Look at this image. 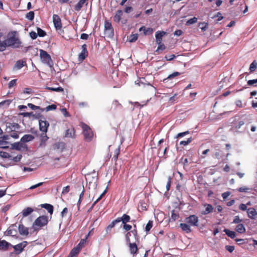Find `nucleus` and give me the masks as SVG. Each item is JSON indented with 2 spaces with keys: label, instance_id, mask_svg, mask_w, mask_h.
<instances>
[{
  "label": "nucleus",
  "instance_id": "1",
  "mask_svg": "<svg viewBox=\"0 0 257 257\" xmlns=\"http://www.w3.org/2000/svg\"><path fill=\"white\" fill-rule=\"evenodd\" d=\"M6 40L8 47L14 48H19L22 44L16 31L9 33L8 38Z\"/></svg>",
  "mask_w": 257,
  "mask_h": 257
},
{
  "label": "nucleus",
  "instance_id": "2",
  "mask_svg": "<svg viewBox=\"0 0 257 257\" xmlns=\"http://www.w3.org/2000/svg\"><path fill=\"white\" fill-rule=\"evenodd\" d=\"M49 222V217L46 215L38 217L33 224V228L34 231H38L47 225Z\"/></svg>",
  "mask_w": 257,
  "mask_h": 257
},
{
  "label": "nucleus",
  "instance_id": "3",
  "mask_svg": "<svg viewBox=\"0 0 257 257\" xmlns=\"http://www.w3.org/2000/svg\"><path fill=\"white\" fill-rule=\"evenodd\" d=\"M40 57L42 62L52 67L53 62L50 55L45 50H40Z\"/></svg>",
  "mask_w": 257,
  "mask_h": 257
},
{
  "label": "nucleus",
  "instance_id": "4",
  "mask_svg": "<svg viewBox=\"0 0 257 257\" xmlns=\"http://www.w3.org/2000/svg\"><path fill=\"white\" fill-rule=\"evenodd\" d=\"M83 134L85 139L87 141H90L93 137V134L89 126L85 124L82 125Z\"/></svg>",
  "mask_w": 257,
  "mask_h": 257
},
{
  "label": "nucleus",
  "instance_id": "5",
  "mask_svg": "<svg viewBox=\"0 0 257 257\" xmlns=\"http://www.w3.org/2000/svg\"><path fill=\"white\" fill-rule=\"evenodd\" d=\"M28 244V242L26 241H22V242L15 245L11 246L14 249V253L16 254H20L23 250L24 248Z\"/></svg>",
  "mask_w": 257,
  "mask_h": 257
},
{
  "label": "nucleus",
  "instance_id": "6",
  "mask_svg": "<svg viewBox=\"0 0 257 257\" xmlns=\"http://www.w3.org/2000/svg\"><path fill=\"white\" fill-rule=\"evenodd\" d=\"M186 221L190 226H198V217L195 215H191L186 218Z\"/></svg>",
  "mask_w": 257,
  "mask_h": 257
},
{
  "label": "nucleus",
  "instance_id": "7",
  "mask_svg": "<svg viewBox=\"0 0 257 257\" xmlns=\"http://www.w3.org/2000/svg\"><path fill=\"white\" fill-rule=\"evenodd\" d=\"M133 235L136 241H139V237L138 235L137 230L136 229H133L130 231H128L125 234V237L126 242H130L131 241L130 237Z\"/></svg>",
  "mask_w": 257,
  "mask_h": 257
},
{
  "label": "nucleus",
  "instance_id": "8",
  "mask_svg": "<svg viewBox=\"0 0 257 257\" xmlns=\"http://www.w3.org/2000/svg\"><path fill=\"white\" fill-rule=\"evenodd\" d=\"M53 22L54 27L56 30H61L62 28V23L60 18L57 15L54 14L53 16Z\"/></svg>",
  "mask_w": 257,
  "mask_h": 257
},
{
  "label": "nucleus",
  "instance_id": "9",
  "mask_svg": "<svg viewBox=\"0 0 257 257\" xmlns=\"http://www.w3.org/2000/svg\"><path fill=\"white\" fill-rule=\"evenodd\" d=\"M39 129L42 133H47L48 128L49 126V123L46 120H39Z\"/></svg>",
  "mask_w": 257,
  "mask_h": 257
},
{
  "label": "nucleus",
  "instance_id": "10",
  "mask_svg": "<svg viewBox=\"0 0 257 257\" xmlns=\"http://www.w3.org/2000/svg\"><path fill=\"white\" fill-rule=\"evenodd\" d=\"M166 32L163 31H158L155 34L156 42L157 44L162 43L163 37L165 35Z\"/></svg>",
  "mask_w": 257,
  "mask_h": 257
},
{
  "label": "nucleus",
  "instance_id": "11",
  "mask_svg": "<svg viewBox=\"0 0 257 257\" xmlns=\"http://www.w3.org/2000/svg\"><path fill=\"white\" fill-rule=\"evenodd\" d=\"M127 243L128 244L131 253L133 254L134 256L136 255L138 251V248L136 243L135 242L132 243L131 241L130 242H127Z\"/></svg>",
  "mask_w": 257,
  "mask_h": 257
},
{
  "label": "nucleus",
  "instance_id": "12",
  "mask_svg": "<svg viewBox=\"0 0 257 257\" xmlns=\"http://www.w3.org/2000/svg\"><path fill=\"white\" fill-rule=\"evenodd\" d=\"M20 128V126L18 123H9L7 126L6 131L7 133H11L13 132H16Z\"/></svg>",
  "mask_w": 257,
  "mask_h": 257
},
{
  "label": "nucleus",
  "instance_id": "13",
  "mask_svg": "<svg viewBox=\"0 0 257 257\" xmlns=\"http://www.w3.org/2000/svg\"><path fill=\"white\" fill-rule=\"evenodd\" d=\"M82 51L79 55V58L81 60H83L88 56V51L87 50V45L84 44L82 46Z\"/></svg>",
  "mask_w": 257,
  "mask_h": 257
},
{
  "label": "nucleus",
  "instance_id": "14",
  "mask_svg": "<svg viewBox=\"0 0 257 257\" xmlns=\"http://www.w3.org/2000/svg\"><path fill=\"white\" fill-rule=\"evenodd\" d=\"M16 228L17 225L16 224H13L10 226L6 231L7 235H11L13 236H16L17 234Z\"/></svg>",
  "mask_w": 257,
  "mask_h": 257
},
{
  "label": "nucleus",
  "instance_id": "15",
  "mask_svg": "<svg viewBox=\"0 0 257 257\" xmlns=\"http://www.w3.org/2000/svg\"><path fill=\"white\" fill-rule=\"evenodd\" d=\"M11 246H12V244L10 243L5 240H1L0 239V250H7Z\"/></svg>",
  "mask_w": 257,
  "mask_h": 257
},
{
  "label": "nucleus",
  "instance_id": "16",
  "mask_svg": "<svg viewBox=\"0 0 257 257\" xmlns=\"http://www.w3.org/2000/svg\"><path fill=\"white\" fill-rule=\"evenodd\" d=\"M247 213L248 217L252 219H254L255 216L257 215V211L254 208L252 207L247 209Z\"/></svg>",
  "mask_w": 257,
  "mask_h": 257
},
{
  "label": "nucleus",
  "instance_id": "17",
  "mask_svg": "<svg viewBox=\"0 0 257 257\" xmlns=\"http://www.w3.org/2000/svg\"><path fill=\"white\" fill-rule=\"evenodd\" d=\"M21 115H23L24 117H31L32 116L34 118H35V119L39 118L40 116H41L40 113H34L33 112H23L21 113Z\"/></svg>",
  "mask_w": 257,
  "mask_h": 257
},
{
  "label": "nucleus",
  "instance_id": "18",
  "mask_svg": "<svg viewBox=\"0 0 257 257\" xmlns=\"http://www.w3.org/2000/svg\"><path fill=\"white\" fill-rule=\"evenodd\" d=\"M18 228L21 235H27L29 234L28 228L25 227L23 224H20Z\"/></svg>",
  "mask_w": 257,
  "mask_h": 257
},
{
  "label": "nucleus",
  "instance_id": "19",
  "mask_svg": "<svg viewBox=\"0 0 257 257\" xmlns=\"http://www.w3.org/2000/svg\"><path fill=\"white\" fill-rule=\"evenodd\" d=\"M26 148V146L21 142H16L12 145V148L18 151H21Z\"/></svg>",
  "mask_w": 257,
  "mask_h": 257
},
{
  "label": "nucleus",
  "instance_id": "20",
  "mask_svg": "<svg viewBox=\"0 0 257 257\" xmlns=\"http://www.w3.org/2000/svg\"><path fill=\"white\" fill-rule=\"evenodd\" d=\"M204 206L205 207V210L201 212L202 215H207L213 211V207L211 204H204Z\"/></svg>",
  "mask_w": 257,
  "mask_h": 257
},
{
  "label": "nucleus",
  "instance_id": "21",
  "mask_svg": "<svg viewBox=\"0 0 257 257\" xmlns=\"http://www.w3.org/2000/svg\"><path fill=\"white\" fill-rule=\"evenodd\" d=\"M181 229L186 233H190L191 232L190 225L188 223H181L180 224Z\"/></svg>",
  "mask_w": 257,
  "mask_h": 257
},
{
  "label": "nucleus",
  "instance_id": "22",
  "mask_svg": "<svg viewBox=\"0 0 257 257\" xmlns=\"http://www.w3.org/2000/svg\"><path fill=\"white\" fill-rule=\"evenodd\" d=\"M26 65V61L18 60L16 62L14 65V68L15 69L19 70Z\"/></svg>",
  "mask_w": 257,
  "mask_h": 257
},
{
  "label": "nucleus",
  "instance_id": "23",
  "mask_svg": "<svg viewBox=\"0 0 257 257\" xmlns=\"http://www.w3.org/2000/svg\"><path fill=\"white\" fill-rule=\"evenodd\" d=\"M34 139V137L32 135H25L21 139V142L22 143H27L33 141Z\"/></svg>",
  "mask_w": 257,
  "mask_h": 257
},
{
  "label": "nucleus",
  "instance_id": "24",
  "mask_svg": "<svg viewBox=\"0 0 257 257\" xmlns=\"http://www.w3.org/2000/svg\"><path fill=\"white\" fill-rule=\"evenodd\" d=\"M118 219L119 222H122V224L124 223H127V222H128L130 221L131 217L129 215L124 214L121 217H118L117 218Z\"/></svg>",
  "mask_w": 257,
  "mask_h": 257
},
{
  "label": "nucleus",
  "instance_id": "25",
  "mask_svg": "<svg viewBox=\"0 0 257 257\" xmlns=\"http://www.w3.org/2000/svg\"><path fill=\"white\" fill-rule=\"evenodd\" d=\"M41 207L44 208L47 210L48 212L52 215L53 212L54 207L53 206L50 204L45 203L41 205Z\"/></svg>",
  "mask_w": 257,
  "mask_h": 257
},
{
  "label": "nucleus",
  "instance_id": "26",
  "mask_svg": "<svg viewBox=\"0 0 257 257\" xmlns=\"http://www.w3.org/2000/svg\"><path fill=\"white\" fill-rule=\"evenodd\" d=\"M87 1L88 0H80L79 2L75 6V10L76 11H79L85 3H86V5H87Z\"/></svg>",
  "mask_w": 257,
  "mask_h": 257
},
{
  "label": "nucleus",
  "instance_id": "27",
  "mask_svg": "<svg viewBox=\"0 0 257 257\" xmlns=\"http://www.w3.org/2000/svg\"><path fill=\"white\" fill-rule=\"evenodd\" d=\"M75 136V131L74 128L67 129L65 131V137L66 138H74Z\"/></svg>",
  "mask_w": 257,
  "mask_h": 257
},
{
  "label": "nucleus",
  "instance_id": "28",
  "mask_svg": "<svg viewBox=\"0 0 257 257\" xmlns=\"http://www.w3.org/2000/svg\"><path fill=\"white\" fill-rule=\"evenodd\" d=\"M80 250V247L78 246H76L72 249L70 251L69 254L67 257H75L79 252Z\"/></svg>",
  "mask_w": 257,
  "mask_h": 257
},
{
  "label": "nucleus",
  "instance_id": "29",
  "mask_svg": "<svg viewBox=\"0 0 257 257\" xmlns=\"http://www.w3.org/2000/svg\"><path fill=\"white\" fill-rule=\"evenodd\" d=\"M34 211V209L31 207H27L24 209L22 212V215L24 217H25Z\"/></svg>",
  "mask_w": 257,
  "mask_h": 257
},
{
  "label": "nucleus",
  "instance_id": "30",
  "mask_svg": "<svg viewBox=\"0 0 257 257\" xmlns=\"http://www.w3.org/2000/svg\"><path fill=\"white\" fill-rule=\"evenodd\" d=\"M122 10H117L115 16L113 17L114 21L116 22H119L121 20L122 15Z\"/></svg>",
  "mask_w": 257,
  "mask_h": 257
},
{
  "label": "nucleus",
  "instance_id": "31",
  "mask_svg": "<svg viewBox=\"0 0 257 257\" xmlns=\"http://www.w3.org/2000/svg\"><path fill=\"white\" fill-rule=\"evenodd\" d=\"M41 143L40 146H45L46 142L48 140L49 138L47 137L46 133H42L40 136Z\"/></svg>",
  "mask_w": 257,
  "mask_h": 257
},
{
  "label": "nucleus",
  "instance_id": "32",
  "mask_svg": "<svg viewBox=\"0 0 257 257\" xmlns=\"http://www.w3.org/2000/svg\"><path fill=\"white\" fill-rule=\"evenodd\" d=\"M118 219L116 218V219L113 220L106 227V231L108 232L111 230V229L114 227V226L118 223H119Z\"/></svg>",
  "mask_w": 257,
  "mask_h": 257
},
{
  "label": "nucleus",
  "instance_id": "33",
  "mask_svg": "<svg viewBox=\"0 0 257 257\" xmlns=\"http://www.w3.org/2000/svg\"><path fill=\"white\" fill-rule=\"evenodd\" d=\"M235 230L238 233H243L245 232L246 229L244 225L243 224L240 223L236 226Z\"/></svg>",
  "mask_w": 257,
  "mask_h": 257
},
{
  "label": "nucleus",
  "instance_id": "34",
  "mask_svg": "<svg viewBox=\"0 0 257 257\" xmlns=\"http://www.w3.org/2000/svg\"><path fill=\"white\" fill-rule=\"evenodd\" d=\"M224 232L231 238H234L236 236V233L233 231H231L228 229H224Z\"/></svg>",
  "mask_w": 257,
  "mask_h": 257
},
{
  "label": "nucleus",
  "instance_id": "35",
  "mask_svg": "<svg viewBox=\"0 0 257 257\" xmlns=\"http://www.w3.org/2000/svg\"><path fill=\"white\" fill-rule=\"evenodd\" d=\"M180 75V73L179 72H173V73L170 74L168 76L167 78L164 79L163 80V81H164V82H166L168 80L173 79V78H175V77L179 76Z\"/></svg>",
  "mask_w": 257,
  "mask_h": 257
},
{
  "label": "nucleus",
  "instance_id": "36",
  "mask_svg": "<svg viewBox=\"0 0 257 257\" xmlns=\"http://www.w3.org/2000/svg\"><path fill=\"white\" fill-rule=\"evenodd\" d=\"M179 217V214L178 213L176 212L175 210H173L171 211V217L170 218V221H174L176 219H177Z\"/></svg>",
  "mask_w": 257,
  "mask_h": 257
},
{
  "label": "nucleus",
  "instance_id": "37",
  "mask_svg": "<svg viewBox=\"0 0 257 257\" xmlns=\"http://www.w3.org/2000/svg\"><path fill=\"white\" fill-rule=\"evenodd\" d=\"M46 89L49 90L56 91V92H63L64 91V89L62 87H58L56 88H54V87L47 86L46 87Z\"/></svg>",
  "mask_w": 257,
  "mask_h": 257
},
{
  "label": "nucleus",
  "instance_id": "38",
  "mask_svg": "<svg viewBox=\"0 0 257 257\" xmlns=\"http://www.w3.org/2000/svg\"><path fill=\"white\" fill-rule=\"evenodd\" d=\"M104 34L108 38H112L114 35L113 29H110V30L104 31Z\"/></svg>",
  "mask_w": 257,
  "mask_h": 257
},
{
  "label": "nucleus",
  "instance_id": "39",
  "mask_svg": "<svg viewBox=\"0 0 257 257\" xmlns=\"http://www.w3.org/2000/svg\"><path fill=\"white\" fill-rule=\"evenodd\" d=\"M7 47H8V45L6 40L2 42L0 41V51H4Z\"/></svg>",
  "mask_w": 257,
  "mask_h": 257
},
{
  "label": "nucleus",
  "instance_id": "40",
  "mask_svg": "<svg viewBox=\"0 0 257 257\" xmlns=\"http://www.w3.org/2000/svg\"><path fill=\"white\" fill-rule=\"evenodd\" d=\"M208 24L206 22H201L199 24V27L202 31H205L208 28Z\"/></svg>",
  "mask_w": 257,
  "mask_h": 257
},
{
  "label": "nucleus",
  "instance_id": "41",
  "mask_svg": "<svg viewBox=\"0 0 257 257\" xmlns=\"http://www.w3.org/2000/svg\"><path fill=\"white\" fill-rule=\"evenodd\" d=\"M244 124V121L243 120H240L235 123L233 128L235 130L239 129L242 125Z\"/></svg>",
  "mask_w": 257,
  "mask_h": 257
},
{
  "label": "nucleus",
  "instance_id": "42",
  "mask_svg": "<svg viewBox=\"0 0 257 257\" xmlns=\"http://www.w3.org/2000/svg\"><path fill=\"white\" fill-rule=\"evenodd\" d=\"M35 14L33 11H30L26 15V18L30 21H32L34 19Z\"/></svg>",
  "mask_w": 257,
  "mask_h": 257
},
{
  "label": "nucleus",
  "instance_id": "43",
  "mask_svg": "<svg viewBox=\"0 0 257 257\" xmlns=\"http://www.w3.org/2000/svg\"><path fill=\"white\" fill-rule=\"evenodd\" d=\"M37 35L39 37H43L46 35V33L45 32V31L41 29L40 28L37 27Z\"/></svg>",
  "mask_w": 257,
  "mask_h": 257
},
{
  "label": "nucleus",
  "instance_id": "44",
  "mask_svg": "<svg viewBox=\"0 0 257 257\" xmlns=\"http://www.w3.org/2000/svg\"><path fill=\"white\" fill-rule=\"evenodd\" d=\"M256 67H257V63L254 60L250 65V66H249L250 71L251 72L254 71L255 70V69H256Z\"/></svg>",
  "mask_w": 257,
  "mask_h": 257
},
{
  "label": "nucleus",
  "instance_id": "45",
  "mask_svg": "<svg viewBox=\"0 0 257 257\" xmlns=\"http://www.w3.org/2000/svg\"><path fill=\"white\" fill-rule=\"evenodd\" d=\"M138 38L137 34H132L129 37V42L132 43L136 41Z\"/></svg>",
  "mask_w": 257,
  "mask_h": 257
},
{
  "label": "nucleus",
  "instance_id": "46",
  "mask_svg": "<svg viewBox=\"0 0 257 257\" xmlns=\"http://www.w3.org/2000/svg\"><path fill=\"white\" fill-rule=\"evenodd\" d=\"M197 18L196 17H193L189 20H188L186 22L187 25H190L196 23L197 22Z\"/></svg>",
  "mask_w": 257,
  "mask_h": 257
},
{
  "label": "nucleus",
  "instance_id": "47",
  "mask_svg": "<svg viewBox=\"0 0 257 257\" xmlns=\"http://www.w3.org/2000/svg\"><path fill=\"white\" fill-rule=\"evenodd\" d=\"M9 143L7 141L0 140V146L3 149H7L9 148L8 146Z\"/></svg>",
  "mask_w": 257,
  "mask_h": 257
},
{
  "label": "nucleus",
  "instance_id": "48",
  "mask_svg": "<svg viewBox=\"0 0 257 257\" xmlns=\"http://www.w3.org/2000/svg\"><path fill=\"white\" fill-rule=\"evenodd\" d=\"M192 141V137H190L187 139V141H182L180 142V145L182 146H186L190 144Z\"/></svg>",
  "mask_w": 257,
  "mask_h": 257
},
{
  "label": "nucleus",
  "instance_id": "49",
  "mask_svg": "<svg viewBox=\"0 0 257 257\" xmlns=\"http://www.w3.org/2000/svg\"><path fill=\"white\" fill-rule=\"evenodd\" d=\"M113 29L112 27V25L110 23L105 21L104 23V31L105 30H110V29Z\"/></svg>",
  "mask_w": 257,
  "mask_h": 257
},
{
  "label": "nucleus",
  "instance_id": "50",
  "mask_svg": "<svg viewBox=\"0 0 257 257\" xmlns=\"http://www.w3.org/2000/svg\"><path fill=\"white\" fill-rule=\"evenodd\" d=\"M153 226V221L149 220L147 224L146 227H145V230L146 231L148 232L150 230L151 228Z\"/></svg>",
  "mask_w": 257,
  "mask_h": 257
},
{
  "label": "nucleus",
  "instance_id": "51",
  "mask_svg": "<svg viewBox=\"0 0 257 257\" xmlns=\"http://www.w3.org/2000/svg\"><path fill=\"white\" fill-rule=\"evenodd\" d=\"M0 156L3 158H10L11 156L7 152L1 151Z\"/></svg>",
  "mask_w": 257,
  "mask_h": 257
},
{
  "label": "nucleus",
  "instance_id": "52",
  "mask_svg": "<svg viewBox=\"0 0 257 257\" xmlns=\"http://www.w3.org/2000/svg\"><path fill=\"white\" fill-rule=\"evenodd\" d=\"M144 81H145L144 78H141L136 81L135 83L139 86H141V85H145V83L144 82Z\"/></svg>",
  "mask_w": 257,
  "mask_h": 257
},
{
  "label": "nucleus",
  "instance_id": "53",
  "mask_svg": "<svg viewBox=\"0 0 257 257\" xmlns=\"http://www.w3.org/2000/svg\"><path fill=\"white\" fill-rule=\"evenodd\" d=\"M28 106L33 110L41 109V110H42V109L40 108V106L35 105L32 103H28Z\"/></svg>",
  "mask_w": 257,
  "mask_h": 257
},
{
  "label": "nucleus",
  "instance_id": "54",
  "mask_svg": "<svg viewBox=\"0 0 257 257\" xmlns=\"http://www.w3.org/2000/svg\"><path fill=\"white\" fill-rule=\"evenodd\" d=\"M242 219H240L239 217L238 216H235L232 223L238 224H240L239 223L242 222Z\"/></svg>",
  "mask_w": 257,
  "mask_h": 257
},
{
  "label": "nucleus",
  "instance_id": "55",
  "mask_svg": "<svg viewBox=\"0 0 257 257\" xmlns=\"http://www.w3.org/2000/svg\"><path fill=\"white\" fill-rule=\"evenodd\" d=\"M56 105L55 104H52V105H48L46 107V110L47 111H50V110H55L56 109Z\"/></svg>",
  "mask_w": 257,
  "mask_h": 257
},
{
  "label": "nucleus",
  "instance_id": "56",
  "mask_svg": "<svg viewBox=\"0 0 257 257\" xmlns=\"http://www.w3.org/2000/svg\"><path fill=\"white\" fill-rule=\"evenodd\" d=\"M153 30L151 28H148L145 29V30L144 31V34L145 35H147L148 34H151L153 33Z\"/></svg>",
  "mask_w": 257,
  "mask_h": 257
},
{
  "label": "nucleus",
  "instance_id": "57",
  "mask_svg": "<svg viewBox=\"0 0 257 257\" xmlns=\"http://www.w3.org/2000/svg\"><path fill=\"white\" fill-rule=\"evenodd\" d=\"M122 224H123V226H122L124 230H125L126 231H130L132 228V226L130 224H127V223H124Z\"/></svg>",
  "mask_w": 257,
  "mask_h": 257
},
{
  "label": "nucleus",
  "instance_id": "58",
  "mask_svg": "<svg viewBox=\"0 0 257 257\" xmlns=\"http://www.w3.org/2000/svg\"><path fill=\"white\" fill-rule=\"evenodd\" d=\"M159 46L156 51V52H158L159 50L163 51L165 49L166 46L164 44L161 43L160 44H158Z\"/></svg>",
  "mask_w": 257,
  "mask_h": 257
},
{
  "label": "nucleus",
  "instance_id": "59",
  "mask_svg": "<svg viewBox=\"0 0 257 257\" xmlns=\"http://www.w3.org/2000/svg\"><path fill=\"white\" fill-rule=\"evenodd\" d=\"M120 153V149L119 147L116 149L114 151V155L113 157V158L114 159V160L116 161L117 159L118 156L119 154Z\"/></svg>",
  "mask_w": 257,
  "mask_h": 257
},
{
  "label": "nucleus",
  "instance_id": "60",
  "mask_svg": "<svg viewBox=\"0 0 257 257\" xmlns=\"http://www.w3.org/2000/svg\"><path fill=\"white\" fill-rule=\"evenodd\" d=\"M22 158V155H18L17 156L14 157L12 159V160L15 162H19L21 161Z\"/></svg>",
  "mask_w": 257,
  "mask_h": 257
},
{
  "label": "nucleus",
  "instance_id": "61",
  "mask_svg": "<svg viewBox=\"0 0 257 257\" xmlns=\"http://www.w3.org/2000/svg\"><path fill=\"white\" fill-rule=\"evenodd\" d=\"M165 58L167 61H171L173 60L175 58H176V56L174 54L167 55L165 56Z\"/></svg>",
  "mask_w": 257,
  "mask_h": 257
},
{
  "label": "nucleus",
  "instance_id": "62",
  "mask_svg": "<svg viewBox=\"0 0 257 257\" xmlns=\"http://www.w3.org/2000/svg\"><path fill=\"white\" fill-rule=\"evenodd\" d=\"M247 83L249 86H252L254 84L257 83V78L255 79L249 80L247 81Z\"/></svg>",
  "mask_w": 257,
  "mask_h": 257
},
{
  "label": "nucleus",
  "instance_id": "63",
  "mask_svg": "<svg viewBox=\"0 0 257 257\" xmlns=\"http://www.w3.org/2000/svg\"><path fill=\"white\" fill-rule=\"evenodd\" d=\"M30 36L32 39L35 40L37 38L38 35L35 32L32 31L30 33Z\"/></svg>",
  "mask_w": 257,
  "mask_h": 257
},
{
  "label": "nucleus",
  "instance_id": "64",
  "mask_svg": "<svg viewBox=\"0 0 257 257\" xmlns=\"http://www.w3.org/2000/svg\"><path fill=\"white\" fill-rule=\"evenodd\" d=\"M225 248L229 252H232L234 250V246L233 245H226Z\"/></svg>",
  "mask_w": 257,
  "mask_h": 257
}]
</instances>
